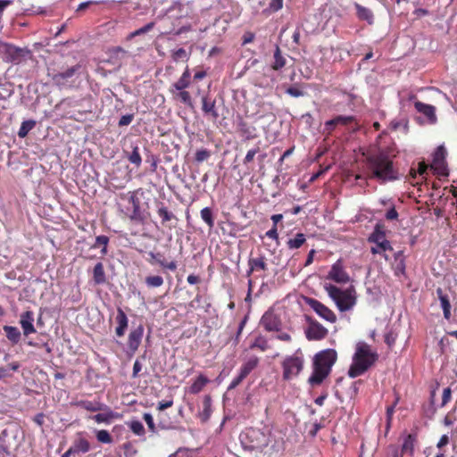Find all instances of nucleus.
Wrapping results in <instances>:
<instances>
[{"mask_svg":"<svg viewBox=\"0 0 457 457\" xmlns=\"http://www.w3.org/2000/svg\"><path fill=\"white\" fill-rule=\"evenodd\" d=\"M366 177L357 175L359 179H376L384 184L398 179V171L394 166L393 160L385 151L370 154L365 160Z\"/></svg>","mask_w":457,"mask_h":457,"instance_id":"nucleus-1","label":"nucleus"},{"mask_svg":"<svg viewBox=\"0 0 457 457\" xmlns=\"http://www.w3.org/2000/svg\"><path fill=\"white\" fill-rule=\"evenodd\" d=\"M337 358V354L334 349H326L316 353L313 358V371L308 383L312 386L320 385L329 375Z\"/></svg>","mask_w":457,"mask_h":457,"instance_id":"nucleus-2","label":"nucleus"},{"mask_svg":"<svg viewBox=\"0 0 457 457\" xmlns=\"http://www.w3.org/2000/svg\"><path fill=\"white\" fill-rule=\"evenodd\" d=\"M377 358L378 354L371 351L368 344L359 342L356 345L353 363L348 370V376L353 378L362 375L375 362Z\"/></svg>","mask_w":457,"mask_h":457,"instance_id":"nucleus-3","label":"nucleus"},{"mask_svg":"<svg viewBox=\"0 0 457 457\" xmlns=\"http://www.w3.org/2000/svg\"><path fill=\"white\" fill-rule=\"evenodd\" d=\"M324 288L340 312L349 311L356 304V292L353 287L341 289L332 284H326Z\"/></svg>","mask_w":457,"mask_h":457,"instance_id":"nucleus-4","label":"nucleus"},{"mask_svg":"<svg viewBox=\"0 0 457 457\" xmlns=\"http://www.w3.org/2000/svg\"><path fill=\"white\" fill-rule=\"evenodd\" d=\"M0 53L4 55V61L13 64H20L32 59L29 49L18 47L9 43H0Z\"/></svg>","mask_w":457,"mask_h":457,"instance_id":"nucleus-5","label":"nucleus"},{"mask_svg":"<svg viewBox=\"0 0 457 457\" xmlns=\"http://www.w3.org/2000/svg\"><path fill=\"white\" fill-rule=\"evenodd\" d=\"M282 367L283 378L290 380L302 371L303 368V359L297 355L288 356L283 361Z\"/></svg>","mask_w":457,"mask_h":457,"instance_id":"nucleus-6","label":"nucleus"},{"mask_svg":"<svg viewBox=\"0 0 457 457\" xmlns=\"http://www.w3.org/2000/svg\"><path fill=\"white\" fill-rule=\"evenodd\" d=\"M248 437L251 439V448L257 450H263L270 442V431L261 429H251L247 433Z\"/></svg>","mask_w":457,"mask_h":457,"instance_id":"nucleus-7","label":"nucleus"},{"mask_svg":"<svg viewBox=\"0 0 457 457\" xmlns=\"http://www.w3.org/2000/svg\"><path fill=\"white\" fill-rule=\"evenodd\" d=\"M305 303L310 306L320 318L324 319L329 322H335L337 320V317L335 313L324 305L320 301L314 298H305Z\"/></svg>","mask_w":457,"mask_h":457,"instance_id":"nucleus-8","label":"nucleus"},{"mask_svg":"<svg viewBox=\"0 0 457 457\" xmlns=\"http://www.w3.org/2000/svg\"><path fill=\"white\" fill-rule=\"evenodd\" d=\"M446 150L443 145L436 148L433 154V162L431 169L434 170L435 173L441 176H447V169L445 163Z\"/></svg>","mask_w":457,"mask_h":457,"instance_id":"nucleus-9","label":"nucleus"},{"mask_svg":"<svg viewBox=\"0 0 457 457\" xmlns=\"http://www.w3.org/2000/svg\"><path fill=\"white\" fill-rule=\"evenodd\" d=\"M261 325L267 331L278 332L281 328L282 322L278 315L275 314L272 310L267 311L261 319Z\"/></svg>","mask_w":457,"mask_h":457,"instance_id":"nucleus-10","label":"nucleus"},{"mask_svg":"<svg viewBox=\"0 0 457 457\" xmlns=\"http://www.w3.org/2000/svg\"><path fill=\"white\" fill-rule=\"evenodd\" d=\"M81 65L77 64L63 71H60L53 74L52 80L58 87H65L71 81V79L74 77V75L80 70Z\"/></svg>","mask_w":457,"mask_h":457,"instance_id":"nucleus-11","label":"nucleus"},{"mask_svg":"<svg viewBox=\"0 0 457 457\" xmlns=\"http://www.w3.org/2000/svg\"><path fill=\"white\" fill-rule=\"evenodd\" d=\"M327 278L331 279L338 284H345L350 281V277L347 274V272L344 270V267L340 261L336 262L332 265L327 276Z\"/></svg>","mask_w":457,"mask_h":457,"instance_id":"nucleus-12","label":"nucleus"},{"mask_svg":"<svg viewBox=\"0 0 457 457\" xmlns=\"http://www.w3.org/2000/svg\"><path fill=\"white\" fill-rule=\"evenodd\" d=\"M369 241L375 243L382 251L392 250L391 244L386 239V235L380 227L377 225L373 233L370 236Z\"/></svg>","mask_w":457,"mask_h":457,"instance_id":"nucleus-13","label":"nucleus"},{"mask_svg":"<svg viewBox=\"0 0 457 457\" xmlns=\"http://www.w3.org/2000/svg\"><path fill=\"white\" fill-rule=\"evenodd\" d=\"M34 320V312L32 311L28 310L21 314L20 325L24 336L28 337L30 334L36 333Z\"/></svg>","mask_w":457,"mask_h":457,"instance_id":"nucleus-14","label":"nucleus"},{"mask_svg":"<svg viewBox=\"0 0 457 457\" xmlns=\"http://www.w3.org/2000/svg\"><path fill=\"white\" fill-rule=\"evenodd\" d=\"M309 340H320L328 335V329L318 321H311L306 332Z\"/></svg>","mask_w":457,"mask_h":457,"instance_id":"nucleus-15","label":"nucleus"},{"mask_svg":"<svg viewBox=\"0 0 457 457\" xmlns=\"http://www.w3.org/2000/svg\"><path fill=\"white\" fill-rule=\"evenodd\" d=\"M143 334L144 327L142 325H139L137 328L130 331L128 339V347L129 351L135 353L138 349L141 344Z\"/></svg>","mask_w":457,"mask_h":457,"instance_id":"nucleus-16","label":"nucleus"},{"mask_svg":"<svg viewBox=\"0 0 457 457\" xmlns=\"http://www.w3.org/2000/svg\"><path fill=\"white\" fill-rule=\"evenodd\" d=\"M202 110L205 116H210L213 120L219 118V113L216 109V101L207 95L202 97Z\"/></svg>","mask_w":457,"mask_h":457,"instance_id":"nucleus-17","label":"nucleus"},{"mask_svg":"<svg viewBox=\"0 0 457 457\" xmlns=\"http://www.w3.org/2000/svg\"><path fill=\"white\" fill-rule=\"evenodd\" d=\"M129 202L132 204L133 211L129 214V219L133 221L142 222L145 220V215L140 209V201L136 195V192H132L129 198Z\"/></svg>","mask_w":457,"mask_h":457,"instance_id":"nucleus-18","label":"nucleus"},{"mask_svg":"<svg viewBox=\"0 0 457 457\" xmlns=\"http://www.w3.org/2000/svg\"><path fill=\"white\" fill-rule=\"evenodd\" d=\"M414 105L416 110L424 114L430 123H435L436 121V108L433 105L427 104L420 101L415 102Z\"/></svg>","mask_w":457,"mask_h":457,"instance_id":"nucleus-19","label":"nucleus"},{"mask_svg":"<svg viewBox=\"0 0 457 457\" xmlns=\"http://www.w3.org/2000/svg\"><path fill=\"white\" fill-rule=\"evenodd\" d=\"M169 12H177V18L188 17L192 14L193 9L190 3H174L168 10Z\"/></svg>","mask_w":457,"mask_h":457,"instance_id":"nucleus-20","label":"nucleus"},{"mask_svg":"<svg viewBox=\"0 0 457 457\" xmlns=\"http://www.w3.org/2000/svg\"><path fill=\"white\" fill-rule=\"evenodd\" d=\"M118 326L115 329V333L117 337H121L124 336L126 329L128 328L129 320L126 313L120 309L118 308L117 316L115 318Z\"/></svg>","mask_w":457,"mask_h":457,"instance_id":"nucleus-21","label":"nucleus"},{"mask_svg":"<svg viewBox=\"0 0 457 457\" xmlns=\"http://www.w3.org/2000/svg\"><path fill=\"white\" fill-rule=\"evenodd\" d=\"M75 406L83 408L87 411H103L107 408V406L98 401H87V400H80L77 401L73 403Z\"/></svg>","mask_w":457,"mask_h":457,"instance_id":"nucleus-22","label":"nucleus"},{"mask_svg":"<svg viewBox=\"0 0 457 457\" xmlns=\"http://www.w3.org/2000/svg\"><path fill=\"white\" fill-rule=\"evenodd\" d=\"M354 7L356 9L357 17L361 20L367 21L369 24H373L374 22V15L371 10L366 8L360 4L355 3Z\"/></svg>","mask_w":457,"mask_h":457,"instance_id":"nucleus-23","label":"nucleus"},{"mask_svg":"<svg viewBox=\"0 0 457 457\" xmlns=\"http://www.w3.org/2000/svg\"><path fill=\"white\" fill-rule=\"evenodd\" d=\"M190 73L188 70H186L181 77L172 85L170 92L175 95V91H181L189 86Z\"/></svg>","mask_w":457,"mask_h":457,"instance_id":"nucleus-24","label":"nucleus"},{"mask_svg":"<svg viewBox=\"0 0 457 457\" xmlns=\"http://www.w3.org/2000/svg\"><path fill=\"white\" fill-rule=\"evenodd\" d=\"M249 270L247 271V276L256 270H266L267 264L265 262V257L261 256L259 258H250L248 261Z\"/></svg>","mask_w":457,"mask_h":457,"instance_id":"nucleus-25","label":"nucleus"},{"mask_svg":"<svg viewBox=\"0 0 457 457\" xmlns=\"http://www.w3.org/2000/svg\"><path fill=\"white\" fill-rule=\"evenodd\" d=\"M436 294L440 300L441 307L444 312V316L445 319H449L450 315H451V303L448 299V296H447V295L444 294L442 288H437Z\"/></svg>","mask_w":457,"mask_h":457,"instance_id":"nucleus-26","label":"nucleus"},{"mask_svg":"<svg viewBox=\"0 0 457 457\" xmlns=\"http://www.w3.org/2000/svg\"><path fill=\"white\" fill-rule=\"evenodd\" d=\"M93 279L96 285H102L106 282L105 272L102 262H97L93 270Z\"/></svg>","mask_w":457,"mask_h":457,"instance_id":"nucleus-27","label":"nucleus"},{"mask_svg":"<svg viewBox=\"0 0 457 457\" xmlns=\"http://www.w3.org/2000/svg\"><path fill=\"white\" fill-rule=\"evenodd\" d=\"M273 58L274 62L271 64V67L274 71H279L287 63L286 58L281 54V51L278 46H276Z\"/></svg>","mask_w":457,"mask_h":457,"instance_id":"nucleus-28","label":"nucleus"},{"mask_svg":"<svg viewBox=\"0 0 457 457\" xmlns=\"http://www.w3.org/2000/svg\"><path fill=\"white\" fill-rule=\"evenodd\" d=\"M212 412V400L209 395H205L203 402V411L199 413V417L203 422L209 420Z\"/></svg>","mask_w":457,"mask_h":457,"instance_id":"nucleus-29","label":"nucleus"},{"mask_svg":"<svg viewBox=\"0 0 457 457\" xmlns=\"http://www.w3.org/2000/svg\"><path fill=\"white\" fill-rule=\"evenodd\" d=\"M4 331L6 334V337L13 344H17L21 340V332L16 327L4 326Z\"/></svg>","mask_w":457,"mask_h":457,"instance_id":"nucleus-30","label":"nucleus"},{"mask_svg":"<svg viewBox=\"0 0 457 457\" xmlns=\"http://www.w3.org/2000/svg\"><path fill=\"white\" fill-rule=\"evenodd\" d=\"M131 148L132 151L127 154V158L132 164L139 167L142 163L139 147L137 145H132Z\"/></svg>","mask_w":457,"mask_h":457,"instance_id":"nucleus-31","label":"nucleus"},{"mask_svg":"<svg viewBox=\"0 0 457 457\" xmlns=\"http://www.w3.org/2000/svg\"><path fill=\"white\" fill-rule=\"evenodd\" d=\"M157 213L162 218V224L169 222L172 220H177L176 216L171 212H170L163 205V204H161V205L158 207Z\"/></svg>","mask_w":457,"mask_h":457,"instance_id":"nucleus-32","label":"nucleus"},{"mask_svg":"<svg viewBox=\"0 0 457 457\" xmlns=\"http://www.w3.org/2000/svg\"><path fill=\"white\" fill-rule=\"evenodd\" d=\"M258 361L257 357L250 358L240 369V372L243 376L246 378L249 373L257 367Z\"/></svg>","mask_w":457,"mask_h":457,"instance_id":"nucleus-33","label":"nucleus"},{"mask_svg":"<svg viewBox=\"0 0 457 457\" xmlns=\"http://www.w3.org/2000/svg\"><path fill=\"white\" fill-rule=\"evenodd\" d=\"M35 125L36 121L33 120H24L19 129L18 136L21 138H24L29 134V132L35 127Z\"/></svg>","mask_w":457,"mask_h":457,"instance_id":"nucleus-34","label":"nucleus"},{"mask_svg":"<svg viewBox=\"0 0 457 457\" xmlns=\"http://www.w3.org/2000/svg\"><path fill=\"white\" fill-rule=\"evenodd\" d=\"M305 236L303 233H297L294 238H290L287 241V246L289 249H298L305 242Z\"/></svg>","mask_w":457,"mask_h":457,"instance_id":"nucleus-35","label":"nucleus"},{"mask_svg":"<svg viewBox=\"0 0 457 457\" xmlns=\"http://www.w3.org/2000/svg\"><path fill=\"white\" fill-rule=\"evenodd\" d=\"M72 448V451H74V453H87L90 449V445H89V443L87 439L85 438H79L78 439L74 445L71 446Z\"/></svg>","mask_w":457,"mask_h":457,"instance_id":"nucleus-36","label":"nucleus"},{"mask_svg":"<svg viewBox=\"0 0 457 457\" xmlns=\"http://www.w3.org/2000/svg\"><path fill=\"white\" fill-rule=\"evenodd\" d=\"M208 379L204 376H199L195 381L190 386V393L191 394H197L199 393L204 386L207 384Z\"/></svg>","mask_w":457,"mask_h":457,"instance_id":"nucleus-37","label":"nucleus"},{"mask_svg":"<svg viewBox=\"0 0 457 457\" xmlns=\"http://www.w3.org/2000/svg\"><path fill=\"white\" fill-rule=\"evenodd\" d=\"M414 441L415 436L412 435H408L403 441V446H402V452L403 453H409L412 455L413 450H414Z\"/></svg>","mask_w":457,"mask_h":457,"instance_id":"nucleus-38","label":"nucleus"},{"mask_svg":"<svg viewBox=\"0 0 457 457\" xmlns=\"http://www.w3.org/2000/svg\"><path fill=\"white\" fill-rule=\"evenodd\" d=\"M201 218L208 225L210 228L214 227V219L212 215V211L209 207H204L201 210Z\"/></svg>","mask_w":457,"mask_h":457,"instance_id":"nucleus-39","label":"nucleus"},{"mask_svg":"<svg viewBox=\"0 0 457 457\" xmlns=\"http://www.w3.org/2000/svg\"><path fill=\"white\" fill-rule=\"evenodd\" d=\"M175 94L176 97L179 99L184 104L187 105L190 108H194L192 98L187 91L182 89L181 91H178Z\"/></svg>","mask_w":457,"mask_h":457,"instance_id":"nucleus-40","label":"nucleus"},{"mask_svg":"<svg viewBox=\"0 0 457 457\" xmlns=\"http://www.w3.org/2000/svg\"><path fill=\"white\" fill-rule=\"evenodd\" d=\"M108 243H109V237H106V236L101 235V236L96 237V243L93 245V247L96 248V247L102 245L103 248L101 250V253L104 255V254L107 253V245H108Z\"/></svg>","mask_w":457,"mask_h":457,"instance_id":"nucleus-41","label":"nucleus"},{"mask_svg":"<svg viewBox=\"0 0 457 457\" xmlns=\"http://www.w3.org/2000/svg\"><path fill=\"white\" fill-rule=\"evenodd\" d=\"M145 284L148 287H159L163 284V278L161 276H148L145 278Z\"/></svg>","mask_w":457,"mask_h":457,"instance_id":"nucleus-42","label":"nucleus"},{"mask_svg":"<svg viewBox=\"0 0 457 457\" xmlns=\"http://www.w3.org/2000/svg\"><path fill=\"white\" fill-rule=\"evenodd\" d=\"M129 428L132 432L137 436H142L145 434V428L141 421L139 420H132L129 423Z\"/></svg>","mask_w":457,"mask_h":457,"instance_id":"nucleus-43","label":"nucleus"},{"mask_svg":"<svg viewBox=\"0 0 457 457\" xmlns=\"http://www.w3.org/2000/svg\"><path fill=\"white\" fill-rule=\"evenodd\" d=\"M171 56L175 62H179V61L185 62V61H187L188 57H189L188 54L187 53V51L184 48H179L178 50L173 51Z\"/></svg>","mask_w":457,"mask_h":457,"instance_id":"nucleus-44","label":"nucleus"},{"mask_svg":"<svg viewBox=\"0 0 457 457\" xmlns=\"http://www.w3.org/2000/svg\"><path fill=\"white\" fill-rule=\"evenodd\" d=\"M96 438L99 442L104 444H110L112 441L110 433L107 430L104 429L97 431Z\"/></svg>","mask_w":457,"mask_h":457,"instance_id":"nucleus-45","label":"nucleus"},{"mask_svg":"<svg viewBox=\"0 0 457 457\" xmlns=\"http://www.w3.org/2000/svg\"><path fill=\"white\" fill-rule=\"evenodd\" d=\"M333 120H334L335 123H337V125L345 126V125H348L351 122H353L354 120V117L353 116L338 115V116L335 117Z\"/></svg>","mask_w":457,"mask_h":457,"instance_id":"nucleus-46","label":"nucleus"},{"mask_svg":"<svg viewBox=\"0 0 457 457\" xmlns=\"http://www.w3.org/2000/svg\"><path fill=\"white\" fill-rule=\"evenodd\" d=\"M211 156V153L207 149L197 150L195 155V159L197 162L206 161Z\"/></svg>","mask_w":457,"mask_h":457,"instance_id":"nucleus-47","label":"nucleus"},{"mask_svg":"<svg viewBox=\"0 0 457 457\" xmlns=\"http://www.w3.org/2000/svg\"><path fill=\"white\" fill-rule=\"evenodd\" d=\"M112 412L110 411L109 413H98L93 417V419L97 423H103V422H110L111 419L112 418Z\"/></svg>","mask_w":457,"mask_h":457,"instance_id":"nucleus-48","label":"nucleus"},{"mask_svg":"<svg viewBox=\"0 0 457 457\" xmlns=\"http://www.w3.org/2000/svg\"><path fill=\"white\" fill-rule=\"evenodd\" d=\"M134 119V114H126L120 117L118 125L120 127H124L129 125Z\"/></svg>","mask_w":457,"mask_h":457,"instance_id":"nucleus-49","label":"nucleus"},{"mask_svg":"<svg viewBox=\"0 0 457 457\" xmlns=\"http://www.w3.org/2000/svg\"><path fill=\"white\" fill-rule=\"evenodd\" d=\"M245 378V377L243 376L241 372H239L238 376L236 377L229 384L228 390L235 389Z\"/></svg>","mask_w":457,"mask_h":457,"instance_id":"nucleus-50","label":"nucleus"},{"mask_svg":"<svg viewBox=\"0 0 457 457\" xmlns=\"http://www.w3.org/2000/svg\"><path fill=\"white\" fill-rule=\"evenodd\" d=\"M451 396H452L451 388L450 387L445 388L444 392H443V395H442V403H441L442 407L450 402Z\"/></svg>","mask_w":457,"mask_h":457,"instance_id":"nucleus-51","label":"nucleus"},{"mask_svg":"<svg viewBox=\"0 0 457 457\" xmlns=\"http://www.w3.org/2000/svg\"><path fill=\"white\" fill-rule=\"evenodd\" d=\"M157 263H159L162 268L172 271L177 269V264L175 262H166L163 259H158Z\"/></svg>","mask_w":457,"mask_h":457,"instance_id":"nucleus-52","label":"nucleus"},{"mask_svg":"<svg viewBox=\"0 0 457 457\" xmlns=\"http://www.w3.org/2000/svg\"><path fill=\"white\" fill-rule=\"evenodd\" d=\"M259 147L249 150L244 159V163L246 164L251 162L253 160L255 154L259 152Z\"/></svg>","mask_w":457,"mask_h":457,"instance_id":"nucleus-53","label":"nucleus"},{"mask_svg":"<svg viewBox=\"0 0 457 457\" xmlns=\"http://www.w3.org/2000/svg\"><path fill=\"white\" fill-rule=\"evenodd\" d=\"M144 420H145V423L147 424L148 428L152 432H154L155 431V425H154V422L153 416L150 413H145L144 414Z\"/></svg>","mask_w":457,"mask_h":457,"instance_id":"nucleus-54","label":"nucleus"},{"mask_svg":"<svg viewBox=\"0 0 457 457\" xmlns=\"http://www.w3.org/2000/svg\"><path fill=\"white\" fill-rule=\"evenodd\" d=\"M287 93L288 95H290L291 96H294V97H299V96H302L303 95V92L295 87H290L287 89Z\"/></svg>","mask_w":457,"mask_h":457,"instance_id":"nucleus-55","label":"nucleus"},{"mask_svg":"<svg viewBox=\"0 0 457 457\" xmlns=\"http://www.w3.org/2000/svg\"><path fill=\"white\" fill-rule=\"evenodd\" d=\"M427 170H428V165L424 162H419L417 171H418L420 177H421L422 179H425V175L427 174Z\"/></svg>","mask_w":457,"mask_h":457,"instance_id":"nucleus-56","label":"nucleus"},{"mask_svg":"<svg viewBox=\"0 0 457 457\" xmlns=\"http://www.w3.org/2000/svg\"><path fill=\"white\" fill-rule=\"evenodd\" d=\"M282 6H283V0H271V2L270 4V8L274 12L280 10L282 8Z\"/></svg>","mask_w":457,"mask_h":457,"instance_id":"nucleus-57","label":"nucleus"},{"mask_svg":"<svg viewBox=\"0 0 457 457\" xmlns=\"http://www.w3.org/2000/svg\"><path fill=\"white\" fill-rule=\"evenodd\" d=\"M141 370H142V364L139 361V360L137 359L133 365L132 377L137 378L138 376V373L141 371Z\"/></svg>","mask_w":457,"mask_h":457,"instance_id":"nucleus-58","label":"nucleus"},{"mask_svg":"<svg viewBox=\"0 0 457 457\" xmlns=\"http://www.w3.org/2000/svg\"><path fill=\"white\" fill-rule=\"evenodd\" d=\"M148 256H149V259H147V261L151 263V264H155L157 263V260L158 259H162V254L161 253H154V252H149L148 253Z\"/></svg>","mask_w":457,"mask_h":457,"instance_id":"nucleus-59","label":"nucleus"},{"mask_svg":"<svg viewBox=\"0 0 457 457\" xmlns=\"http://www.w3.org/2000/svg\"><path fill=\"white\" fill-rule=\"evenodd\" d=\"M173 404V401L172 400H169V401H162V402H160L158 403V411H164L165 409H168L170 407H171Z\"/></svg>","mask_w":457,"mask_h":457,"instance_id":"nucleus-60","label":"nucleus"},{"mask_svg":"<svg viewBox=\"0 0 457 457\" xmlns=\"http://www.w3.org/2000/svg\"><path fill=\"white\" fill-rule=\"evenodd\" d=\"M266 237H268L269 238H272V239H276L277 240L278 238V234L277 227L272 226V228L266 232Z\"/></svg>","mask_w":457,"mask_h":457,"instance_id":"nucleus-61","label":"nucleus"},{"mask_svg":"<svg viewBox=\"0 0 457 457\" xmlns=\"http://www.w3.org/2000/svg\"><path fill=\"white\" fill-rule=\"evenodd\" d=\"M397 217H398V212H396V210L394 207L389 209L386 213V218L387 220H396Z\"/></svg>","mask_w":457,"mask_h":457,"instance_id":"nucleus-62","label":"nucleus"},{"mask_svg":"<svg viewBox=\"0 0 457 457\" xmlns=\"http://www.w3.org/2000/svg\"><path fill=\"white\" fill-rule=\"evenodd\" d=\"M448 443H449V436L447 435H443L440 437L436 446L438 448H442V447L445 446L446 445H448Z\"/></svg>","mask_w":457,"mask_h":457,"instance_id":"nucleus-63","label":"nucleus"},{"mask_svg":"<svg viewBox=\"0 0 457 457\" xmlns=\"http://www.w3.org/2000/svg\"><path fill=\"white\" fill-rule=\"evenodd\" d=\"M9 453V445L6 442H0V455H8Z\"/></svg>","mask_w":457,"mask_h":457,"instance_id":"nucleus-64","label":"nucleus"}]
</instances>
